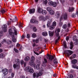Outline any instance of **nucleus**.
I'll list each match as a JSON object with an SVG mask.
<instances>
[{
	"label": "nucleus",
	"mask_w": 78,
	"mask_h": 78,
	"mask_svg": "<svg viewBox=\"0 0 78 78\" xmlns=\"http://www.w3.org/2000/svg\"><path fill=\"white\" fill-rule=\"evenodd\" d=\"M12 30L11 29L9 30V34L10 35H11L12 36V35H14V34H15V36H17V30L15 27H12ZM13 33H14V34H12Z\"/></svg>",
	"instance_id": "obj_1"
},
{
	"label": "nucleus",
	"mask_w": 78,
	"mask_h": 78,
	"mask_svg": "<svg viewBox=\"0 0 78 78\" xmlns=\"http://www.w3.org/2000/svg\"><path fill=\"white\" fill-rule=\"evenodd\" d=\"M15 61L16 62H17L18 63L14 64L13 67L14 69H19L20 68V64H19V63L20 62V60L19 59H17L15 60Z\"/></svg>",
	"instance_id": "obj_2"
},
{
	"label": "nucleus",
	"mask_w": 78,
	"mask_h": 78,
	"mask_svg": "<svg viewBox=\"0 0 78 78\" xmlns=\"http://www.w3.org/2000/svg\"><path fill=\"white\" fill-rule=\"evenodd\" d=\"M60 31V29L59 28H58L57 29V33H56V31H55V33H56V35L57 37H58L56 39L55 41V44H56L57 42H58V41H59V39H60V38L61 37L60 36H59V32Z\"/></svg>",
	"instance_id": "obj_3"
},
{
	"label": "nucleus",
	"mask_w": 78,
	"mask_h": 78,
	"mask_svg": "<svg viewBox=\"0 0 78 78\" xmlns=\"http://www.w3.org/2000/svg\"><path fill=\"white\" fill-rule=\"evenodd\" d=\"M48 56L47 57V59H48L49 60L52 61V60L54 59V57L53 55H50V54H47Z\"/></svg>",
	"instance_id": "obj_4"
},
{
	"label": "nucleus",
	"mask_w": 78,
	"mask_h": 78,
	"mask_svg": "<svg viewBox=\"0 0 78 78\" xmlns=\"http://www.w3.org/2000/svg\"><path fill=\"white\" fill-rule=\"evenodd\" d=\"M73 53V51L71 50H68L66 51V54L68 56V57H69V56H70Z\"/></svg>",
	"instance_id": "obj_5"
},
{
	"label": "nucleus",
	"mask_w": 78,
	"mask_h": 78,
	"mask_svg": "<svg viewBox=\"0 0 78 78\" xmlns=\"http://www.w3.org/2000/svg\"><path fill=\"white\" fill-rule=\"evenodd\" d=\"M44 61L42 63V66L45 67L46 66V63H47V60L45 58L44 59Z\"/></svg>",
	"instance_id": "obj_6"
},
{
	"label": "nucleus",
	"mask_w": 78,
	"mask_h": 78,
	"mask_svg": "<svg viewBox=\"0 0 78 78\" xmlns=\"http://www.w3.org/2000/svg\"><path fill=\"white\" fill-rule=\"evenodd\" d=\"M51 22H52V19H49L48 22V23L47 24V26L48 27H50Z\"/></svg>",
	"instance_id": "obj_7"
},
{
	"label": "nucleus",
	"mask_w": 78,
	"mask_h": 78,
	"mask_svg": "<svg viewBox=\"0 0 78 78\" xmlns=\"http://www.w3.org/2000/svg\"><path fill=\"white\" fill-rule=\"evenodd\" d=\"M74 10H75V8L73 7H72L71 8L69 7L68 9L69 12H73Z\"/></svg>",
	"instance_id": "obj_8"
},
{
	"label": "nucleus",
	"mask_w": 78,
	"mask_h": 78,
	"mask_svg": "<svg viewBox=\"0 0 78 78\" xmlns=\"http://www.w3.org/2000/svg\"><path fill=\"white\" fill-rule=\"evenodd\" d=\"M30 22L32 23H35L37 24L38 23V21L34 19H32L31 20Z\"/></svg>",
	"instance_id": "obj_9"
},
{
	"label": "nucleus",
	"mask_w": 78,
	"mask_h": 78,
	"mask_svg": "<svg viewBox=\"0 0 78 78\" xmlns=\"http://www.w3.org/2000/svg\"><path fill=\"white\" fill-rule=\"evenodd\" d=\"M34 68H35L37 70H39L40 69V64H38L37 65H34Z\"/></svg>",
	"instance_id": "obj_10"
},
{
	"label": "nucleus",
	"mask_w": 78,
	"mask_h": 78,
	"mask_svg": "<svg viewBox=\"0 0 78 78\" xmlns=\"http://www.w3.org/2000/svg\"><path fill=\"white\" fill-rule=\"evenodd\" d=\"M34 12H35V9H30L29 11L30 14H33V13H34Z\"/></svg>",
	"instance_id": "obj_11"
},
{
	"label": "nucleus",
	"mask_w": 78,
	"mask_h": 78,
	"mask_svg": "<svg viewBox=\"0 0 78 78\" xmlns=\"http://www.w3.org/2000/svg\"><path fill=\"white\" fill-rule=\"evenodd\" d=\"M3 73H4L3 74H5V75H7L8 73V70L7 69H3Z\"/></svg>",
	"instance_id": "obj_12"
},
{
	"label": "nucleus",
	"mask_w": 78,
	"mask_h": 78,
	"mask_svg": "<svg viewBox=\"0 0 78 78\" xmlns=\"http://www.w3.org/2000/svg\"><path fill=\"white\" fill-rule=\"evenodd\" d=\"M6 28H7V26L6 25H4L3 26V30L4 31V32H6L7 29H6Z\"/></svg>",
	"instance_id": "obj_13"
},
{
	"label": "nucleus",
	"mask_w": 78,
	"mask_h": 78,
	"mask_svg": "<svg viewBox=\"0 0 78 78\" xmlns=\"http://www.w3.org/2000/svg\"><path fill=\"white\" fill-rule=\"evenodd\" d=\"M62 17L64 20H66L67 19V14H63Z\"/></svg>",
	"instance_id": "obj_14"
},
{
	"label": "nucleus",
	"mask_w": 78,
	"mask_h": 78,
	"mask_svg": "<svg viewBox=\"0 0 78 78\" xmlns=\"http://www.w3.org/2000/svg\"><path fill=\"white\" fill-rule=\"evenodd\" d=\"M30 69H31V67H30V66L26 67V72H29Z\"/></svg>",
	"instance_id": "obj_15"
},
{
	"label": "nucleus",
	"mask_w": 78,
	"mask_h": 78,
	"mask_svg": "<svg viewBox=\"0 0 78 78\" xmlns=\"http://www.w3.org/2000/svg\"><path fill=\"white\" fill-rule=\"evenodd\" d=\"M43 11V9H42L41 8H39L38 9L37 11L38 12H39V13H42V12Z\"/></svg>",
	"instance_id": "obj_16"
},
{
	"label": "nucleus",
	"mask_w": 78,
	"mask_h": 78,
	"mask_svg": "<svg viewBox=\"0 0 78 78\" xmlns=\"http://www.w3.org/2000/svg\"><path fill=\"white\" fill-rule=\"evenodd\" d=\"M33 77L34 78H35V77L38 78V77H39V76H38V73H33Z\"/></svg>",
	"instance_id": "obj_17"
},
{
	"label": "nucleus",
	"mask_w": 78,
	"mask_h": 78,
	"mask_svg": "<svg viewBox=\"0 0 78 78\" xmlns=\"http://www.w3.org/2000/svg\"><path fill=\"white\" fill-rule=\"evenodd\" d=\"M55 16L57 17H59V16H60V13L58 11H57L55 13Z\"/></svg>",
	"instance_id": "obj_18"
},
{
	"label": "nucleus",
	"mask_w": 78,
	"mask_h": 78,
	"mask_svg": "<svg viewBox=\"0 0 78 78\" xmlns=\"http://www.w3.org/2000/svg\"><path fill=\"white\" fill-rule=\"evenodd\" d=\"M30 57L28 56H27L24 58V60L25 61H26V62H28V61H30Z\"/></svg>",
	"instance_id": "obj_19"
},
{
	"label": "nucleus",
	"mask_w": 78,
	"mask_h": 78,
	"mask_svg": "<svg viewBox=\"0 0 78 78\" xmlns=\"http://www.w3.org/2000/svg\"><path fill=\"white\" fill-rule=\"evenodd\" d=\"M12 41H13V42H16V38H15V37H14V35H12Z\"/></svg>",
	"instance_id": "obj_20"
},
{
	"label": "nucleus",
	"mask_w": 78,
	"mask_h": 78,
	"mask_svg": "<svg viewBox=\"0 0 78 78\" xmlns=\"http://www.w3.org/2000/svg\"><path fill=\"white\" fill-rule=\"evenodd\" d=\"M49 18H50V16L49 15L45 17H44L43 21H46L47 19H48Z\"/></svg>",
	"instance_id": "obj_21"
},
{
	"label": "nucleus",
	"mask_w": 78,
	"mask_h": 78,
	"mask_svg": "<svg viewBox=\"0 0 78 78\" xmlns=\"http://www.w3.org/2000/svg\"><path fill=\"white\" fill-rule=\"evenodd\" d=\"M71 62L72 64H76L77 62V60L76 59H74L71 60Z\"/></svg>",
	"instance_id": "obj_22"
},
{
	"label": "nucleus",
	"mask_w": 78,
	"mask_h": 78,
	"mask_svg": "<svg viewBox=\"0 0 78 78\" xmlns=\"http://www.w3.org/2000/svg\"><path fill=\"white\" fill-rule=\"evenodd\" d=\"M43 71L42 70H41V71H40L38 73V75L39 76H42V74H43Z\"/></svg>",
	"instance_id": "obj_23"
},
{
	"label": "nucleus",
	"mask_w": 78,
	"mask_h": 78,
	"mask_svg": "<svg viewBox=\"0 0 78 78\" xmlns=\"http://www.w3.org/2000/svg\"><path fill=\"white\" fill-rule=\"evenodd\" d=\"M44 17L42 16H39V19L40 20H42V21H44Z\"/></svg>",
	"instance_id": "obj_24"
},
{
	"label": "nucleus",
	"mask_w": 78,
	"mask_h": 78,
	"mask_svg": "<svg viewBox=\"0 0 78 78\" xmlns=\"http://www.w3.org/2000/svg\"><path fill=\"white\" fill-rule=\"evenodd\" d=\"M15 19H13L12 21V22H15L17 21V20H18V19L17 18V16H15Z\"/></svg>",
	"instance_id": "obj_25"
},
{
	"label": "nucleus",
	"mask_w": 78,
	"mask_h": 78,
	"mask_svg": "<svg viewBox=\"0 0 78 78\" xmlns=\"http://www.w3.org/2000/svg\"><path fill=\"white\" fill-rule=\"evenodd\" d=\"M70 48L71 50L73 48V42H71L70 43Z\"/></svg>",
	"instance_id": "obj_26"
},
{
	"label": "nucleus",
	"mask_w": 78,
	"mask_h": 78,
	"mask_svg": "<svg viewBox=\"0 0 78 78\" xmlns=\"http://www.w3.org/2000/svg\"><path fill=\"white\" fill-rule=\"evenodd\" d=\"M49 36H53L54 33L53 32H51V31H49Z\"/></svg>",
	"instance_id": "obj_27"
},
{
	"label": "nucleus",
	"mask_w": 78,
	"mask_h": 78,
	"mask_svg": "<svg viewBox=\"0 0 78 78\" xmlns=\"http://www.w3.org/2000/svg\"><path fill=\"white\" fill-rule=\"evenodd\" d=\"M49 13L50 14H51V15H53V14H55V12H54L53 10H52L49 12Z\"/></svg>",
	"instance_id": "obj_28"
},
{
	"label": "nucleus",
	"mask_w": 78,
	"mask_h": 78,
	"mask_svg": "<svg viewBox=\"0 0 78 78\" xmlns=\"http://www.w3.org/2000/svg\"><path fill=\"white\" fill-rule=\"evenodd\" d=\"M52 6H53V7H56V6H57V3L55 2H53Z\"/></svg>",
	"instance_id": "obj_29"
},
{
	"label": "nucleus",
	"mask_w": 78,
	"mask_h": 78,
	"mask_svg": "<svg viewBox=\"0 0 78 78\" xmlns=\"http://www.w3.org/2000/svg\"><path fill=\"white\" fill-rule=\"evenodd\" d=\"M29 64L31 66H34V65H35V64H34V63L33 62V61H31L30 62H29Z\"/></svg>",
	"instance_id": "obj_30"
},
{
	"label": "nucleus",
	"mask_w": 78,
	"mask_h": 78,
	"mask_svg": "<svg viewBox=\"0 0 78 78\" xmlns=\"http://www.w3.org/2000/svg\"><path fill=\"white\" fill-rule=\"evenodd\" d=\"M29 72H30V73H33L34 72V70L33 68H30Z\"/></svg>",
	"instance_id": "obj_31"
},
{
	"label": "nucleus",
	"mask_w": 78,
	"mask_h": 78,
	"mask_svg": "<svg viewBox=\"0 0 78 78\" xmlns=\"http://www.w3.org/2000/svg\"><path fill=\"white\" fill-rule=\"evenodd\" d=\"M42 35H43V36H47L48 34H47V32H44L42 33Z\"/></svg>",
	"instance_id": "obj_32"
},
{
	"label": "nucleus",
	"mask_w": 78,
	"mask_h": 78,
	"mask_svg": "<svg viewBox=\"0 0 78 78\" xmlns=\"http://www.w3.org/2000/svg\"><path fill=\"white\" fill-rule=\"evenodd\" d=\"M43 14L44 15H45V14H47V11L45 10H43L42 12Z\"/></svg>",
	"instance_id": "obj_33"
},
{
	"label": "nucleus",
	"mask_w": 78,
	"mask_h": 78,
	"mask_svg": "<svg viewBox=\"0 0 78 78\" xmlns=\"http://www.w3.org/2000/svg\"><path fill=\"white\" fill-rule=\"evenodd\" d=\"M53 2L51 1H50L49 2L48 4L49 5H50V6H52V5H53Z\"/></svg>",
	"instance_id": "obj_34"
},
{
	"label": "nucleus",
	"mask_w": 78,
	"mask_h": 78,
	"mask_svg": "<svg viewBox=\"0 0 78 78\" xmlns=\"http://www.w3.org/2000/svg\"><path fill=\"white\" fill-rule=\"evenodd\" d=\"M54 64H58V60L56 58H55L54 59Z\"/></svg>",
	"instance_id": "obj_35"
},
{
	"label": "nucleus",
	"mask_w": 78,
	"mask_h": 78,
	"mask_svg": "<svg viewBox=\"0 0 78 78\" xmlns=\"http://www.w3.org/2000/svg\"><path fill=\"white\" fill-rule=\"evenodd\" d=\"M73 41H76V40H78L77 38H76V36H75L73 37Z\"/></svg>",
	"instance_id": "obj_36"
},
{
	"label": "nucleus",
	"mask_w": 78,
	"mask_h": 78,
	"mask_svg": "<svg viewBox=\"0 0 78 78\" xmlns=\"http://www.w3.org/2000/svg\"><path fill=\"white\" fill-rule=\"evenodd\" d=\"M52 26H53V27H55L56 26V22L55 21H54L52 23Z\"/></svg>",
	"instance_id": "obj_37"
},
{
	"label": "nucleus",
	"mask_w": 78,
	"mask_h": 78,
	"mask_svg": "<svg viewBox=\"0 0 78 78\" xmlns=\"http://www.w3.org/2000/svg\"><path fill=\"white\" fill-rule=\"evenodd\" d=\"M47 10L48 11H49V12H50L51 11V8L50 7H48L47 8Z\"/></svg>",
	"instance_id": "obj_38"
},
{
	"label": "nucleus",
	"mask_w": 78,
	"mask_h": 78,
	"mask_svg": "<svg viewBox=\"0 0 78 78\" xmlns=\"http://www.w3.org/2000/svg\"><path fill=\"white\" fill-rule=\"evenodd\" d=\"M7 43L8 44H11L12 43V41L10 40H8L7 41Z\"/></svg>",
	"instance_id": "obj_39"
},
{
	"label": "nucleus",
	"mask_w": 78,
	"mask_h": 78,
	"mask_svg": "<svg viewBox=\"0 0 78 78\" xmlns=\"http://www.w3.org/2000/svg\"><path fill=\"white\" fill-rule=\"evenodd\" d=\"M63 45L64 48H67V44H66V41L63 42Z\"/></svg>",
	"instance_id": "obj_40"
},
{
	"label": "nucleus",
	"mask_w": 78,
	"mask_h": 78,
	"mask_svg": "<svg viewBox=\"0 0 78 78\" xmlns=\"http://www.w3.org/2000/svg\"><path fill=\"white\" fill-rule=\"evenodd\" d=\"M54 29H55V27L51 25V26L50 27V29H51V30H53Z\"/></svg>",
	"instance_id": "obj_41"
},
{
	"label": "nucleus",
	"mask_w": 78,
	"mask_h": 78,
	"mask_svg": "<svg viewBox=\"0 0 78 78\" xmlns=\"http://www.w3.org/2000/svg\"><path fill=\"white\" fill-rule=\"evenodd\" d=\"M67 25L65 24L63 25L62 28L64 29H66V28H67Z\"/></svg>",
	"instance_id": "obj_42"
},
{
	"label": "nucleus",
	"mask_w": 78,
	"mask_h": 78,
	"mask_svg": "<svg viewBox=\"0 0 78 78\" xmlns=\"http://www.w3.org/2000/svg\"><path fill=\"white\" fill-rule=\"evenodd\" d=\"M0 58H4V54H1L0 55Z\"/></svg>",
	"instance_id": "obj_43"
},
{
	"label": "nucleus",
	"mask_w": 78,
	"mask_h": 78,
	"mask_svg": "<svg viewBox=\"0 0 78 78\" xmlns=\"http://www.w3.org/2000/svg\"><path fill=\"white\" fill-rule=\"evenodd\" d=\"M77 66L76 64H73L72 66V67L74 68V69H76Z\"/></svg>",
	"instance_id": "obj_44"
},
{
	"label": "nucleus",
	"mask_w": 78,
	"mask_h": 78,
	"mask_svg": "<svg viewBox=\"0 0 78 78\" xmlns=\"http://www.w3.org/2000/svg\"><path fill=\"white\" fill-rule=\"evenodd\" d=\"M34 57L32 56L31 58V61H34Z\"/></svg>",
	"instance_id": "obj_45"
},
{
	"label": "nucleus",
	"mask_w": 78,
	"mask_h": 78,
	"mask_svg": "<svg viewBox=\"0 0 78 78\" xmlns=\"http://www.w3.org/2000/svg\"><path fill=\"white\" fill-rule=\"evenodd\" d=\"M32 36L33 37L35 38V37H36V34L34 33L32 34Z\"/></svg>",
	"instance_id": "obj_46"
},
{
	"label": "nucleus",
	"mask_w": 78,
	"mask_h": 78,
	"mask_svg": "<svg viewBox=\"0 0 78 78\" xmlns=\"http://www.w3.org/2000/svg\"><path fill=\"white\" fill-rule=\"evenodd\" d=\"M33 31L34 32H36V31H37V29L36 28V27H34L33 28Z\"/></svg>",
	"instance_id": "obj_47"
},
{
	"label": "nucleus",
	"mask_w": 78,
	"mask_h": 78,
	"mask_svg": "<svg viewBox=\"0 0 78 78\" xmlns=\"http://www.w3.org/2000/svg\"><path fill=\"white\" fill-rule=\"evenodd\" d=\"M75 41V42H74V44H75V45H78V40H76Z\"/></svg>",
	"instance_id": "obj_48"
},
{
	"label": "nucleus",
	"mask_w": 78,
	"mask_h": 78,
	"mask_svg": "<svg viewBox=\"0 0 78 78\" xmlns=\"http://www.w3.org/2000/svg\"><path fill=\"white\" fill-rule=\"evenodd\" d=\"M14 51H15L16 53H18L19 52V51H18V50L16 48H14Z\"/></svg>",
	"instance_id": "obj_49"
},
{
	"label": "nucleus",
	"mask_w": 78,
	"mask_h": 78,
	"mask_svg": "<svg viewBox=\"0 0 78 78\" xmlns=\"http://www.w3.org/2000/svg\"><path fill=\"white\" fill-rule=\"evenodd\" d=\"M76 57V55L74 54L72 55V58H75Z\"/></svg>",
	"instance_id": "obj_50"
},
{
	"label": "nucleus",
	"mask_w": 78,
	"mask_h": 78,
	"mask_svg": "<svg viewBox=\"0 0 78 78\" xmlns=\"http://www.w3.org/2000/svg\"><path fill=\"white\" fill-rule=\"evenodd\" d=\"M48 2V1L47 0H45L43 2V3L45 4V5H46V4H47V3Z\"/></svg>",
	"instance_id": "obj_51"
},
{
	"label": "nucleus",
	"mask_w": 78,
	"mask_h": 78,
	"mask_svg": "<svg viewBox=\"0 0 78 78\" xmlns=\"http://www.w3.org/2000/svg\"><path fill=\"white\" fill-rule=\"evenodd\" d=\"M2 78H6V74H2Z\"/></svg>",
	"instance_id": "obj_52"
},
{
	"label": "nucleus",
	"mask_w": 78,
	"mask_h": 78,
	"mask_svg": "<svg viewBox=\"0 0 78 78\" xmlns=\"http://www.w3.org/2000/svg\"><path fill=\"white\" fill-rule=\"evenodd\" d=\"M3 33L2 31H0V35L1 36H3Z\"/></svg>",
	"instance_id": "obj_53"
},
{
	"label": "nucleus",
	"mask_w": 78,
	"mask_h": 78,
	"mask_svg": "<svg viewBox=\"0 0 78 78\" xmlns=\"http://www.w3.org/2000/svg\"><path fill=\"white\" fill-rule=\"evenodd\" d=\"M27 38H28V39H29V38H30V34H27Z\"/></svg>",
	"instance_id": "obj_54"
},
{
	"label": "nucleus",
	"mask_w": 78,
	"mask_h": 78,
	"mask_svg": "<svg viewBox=\"0 0 78 78\" xmlns=\"http://www.w3.org/2000/svg\"><path fill=\"white\" fill-rule=\"evenodd\" d=\"M20 46V44L19 43H17L16 44V47L18 48Z\"/></svg>",
	"instance_id": "obj_55"
},
{
	"label": "nucleus",
	"mask_w": 78,
	"mask_h": 78,
	"mask_svg": "<svg viewBox=\"0 0 78 78\" xmlns=\"http://www.w3.org/2000/svg\"><path fill=\"white\" fill-rule=\"evenodd\" d=\"M62 23L61 22H60L59 23V26L60 27H61V26H62Z\"/></svg>",
	"instance_id": "obj_56"
},
{
	"label": "nucleus",
	"mask_w": 78,
	"mask_h": 78,
	"mask_svg": "<svg viewBox=\"0 0 78 78\" xmlns=\"http://www.w3.org/2000/svg\"><path fill=\"white\" fill-rule=\"evenodd\" d=\"M76 15L75 14H73L72 15V17H76Z\"/></svg>",
	"instance_id": "obj_57"
},
{
	"label": "nucleus",
	"mask_w": 78,
	"mask_h": 78,
	"mask_svg": "<svg viewBox=\"0 0 78 78\" xmlns=\"http://www.w3.org/2000/svg\"><path fill=\"white\" fill-rule=\"evenodd\" d=\"M1 12L2 13H5V11L4 10H1Z\"/></svg>",
	"instance_id": "obj_58"
},
{
	"label": "nucleus",
	"mask_w": 78,
	"mask_h": 78,
	"mask_svg": "<svg viewBox=\"0 0 78 78\" xmlns=\"http://www.w3.org/2000/svg\"><path fill=\"white\" fill-rule=\"evenodd\" d=\"M34 53H35V55H39L38 53H37L34 51Z\"/></svg>",
	"instance_id": "obj_59"
},
{
	"label": "nucleus",
	"mask_w": 78,
	"mask_h": 78,
	"mask_svg": "<svg viewBox=\"0 0 78 78\" xmlns=\"http://www.w3.org/2000/svg\"><path fill=\"white\" fill-rule=\"evenodd\" d=\"M21 37H22V39H24V38H25V36L24 35H23Z\"/></svg>",
	"instance_id": "obj_60"
},
{
	"label": "nucleus",
	"mask_w": 78,
	"mask_h": 78,
	"mask_svg": "<svg viewBox=\"0 0 78 78\" xmlns=\"http://www.w3.org/2000/svg\"><path fill=\"white\" fill-rule=\"evenodd\" d=\"M19 26L23 28V27H22V23H20L19 24Z\"/></svg>",
	"instance_id": "obj_61"
},
{
	"label": "nucleus",
	"mask_w": 78,
	"mask_h": 78,
	"mask_svg": "<svg viewBox=\"0 0 78 78\" xmlns=\"http://www.w3.org/2000/svg\"><path fill=\"white\" fill-rule=\"evenodd\" d=\"M23 62H24V61L23 60H22L21 62V64L22 65L23 64Z\"/></svg>",
	"instance_id": "obj_62"
},
{
	"label": "nucleus",
	"mask_w": 78,
	"mask_h": 78,
	"mask_svg": "<svg viewBox=\"0 0 78 78\" xmlns=\"http://www.w3.org/2000/svg\"><path fill=\"white\" fill-rule=\"evenodd\" d=\"M69 37H67L66 38V40L67 41H68V40H69Z\"/></svg>",
	"instance_id": "obj_63"
},
{
	"label": "nucleus",
	"mask_w": 78,
	"mask_h": 78,
	"mask_svg": "<svg viewBox=\"0 0 78 78\" xmlns=\"http://www.w3.org/2000/svg\"><path fill=\"white\" fill-rule=\"evenodd\" d=\"M70 78H73V75L72 74H71L70 76Z\"/></svg>",
	"instance_id": "obj_64"
}]
</instances>
